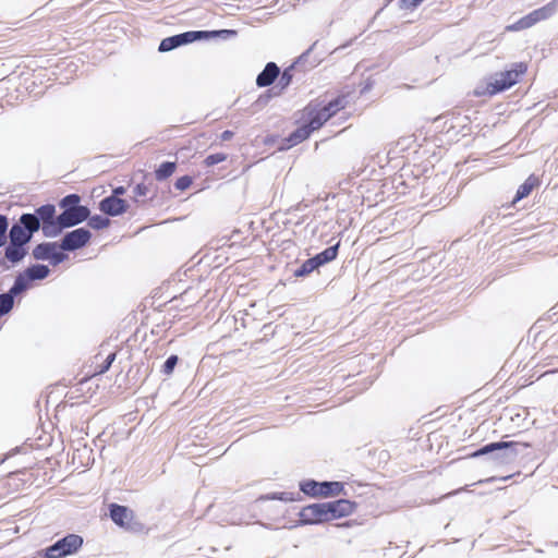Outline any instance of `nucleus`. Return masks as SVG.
Wrapping results in <instances>:
<instances>
[{"label":"nucleus","mask_w":558,"mask_h":558,"mask_svg":"<svg viewBox=\"0 0 558 558\" xmlns=\"http://www.w3.org/2000/svg\"><path fill=\"white\" fill-rule=\"evenodd\" d=\"M349 105V94H339L328 102L318 99L311 100L300 112L296 123L299 126L288 137L281 141L280 150L290 149L306 141L313 132Z\"/></svg>","instance_id":"1"},{"label":"nucleus","mask_w":558,"mask_h":558,"mask_svg":"<svg viewBox=\"0 0 558 558\" xmlns=\"http://www.w3.org/2000/svg\"><path fill=\"white\" fill-rule=\"evenodd\" d=\"M356 509V502L349 499H337L303 507L300 511V518L306 524H317L347 518L353 514Z\"/></svg>","instance_id":"2"},{"label":"nucleus","mask_w":558,"mask_h":558,"mask_svg":"<svg viewBox=\"0 0 558 558\" xmlns=\"http://www.w3.org/2000/svg\"><path fill=\"white\" fill-rule=\"evenodd\" d=\"M527 70L529 65L526 62L513 63L510 70L497 73L492 77L482 94L493 96L511 88L521 81Z\"/></svg>","instance_id":"3"},{"label":"nucleus","mask_w":558,"mask_h":558,"mask_svg":"<svg viewBox=\"0 0 558 558\" xmlns=\"http://www.w3.org/2000/svg\"><path fill=\"white\" fill-rule=\"evenodd\" d=\"M558 9V0H551L545 5L533 10L512 24L505 27L506 32H520L533 27L539 22L550 19Z\"/></svg>","instance_id":"4"},{"label":"nucleus","mask_w":558,"mask_h":558,"mask_svg":"<svg viewBox=\"0 0 558 558\" xmlns=\"http://www.w3.org/2000/svg\"><path fill=\"white\" fill-rule=\"evenodd\" d=\"M40 228L39 218L33 214H23L20 222L11 227L9 232L10 243L24 246L32 239L34 232Z\"/></svg>","instance_id":"5"},{"label":"nucleus","mask_w":558,"mask_h":558,"mask_svg":"<svg viewBox=\"0 0 558 558\" xmlns=\"http://www.w3.org/2000/svg\"><path fill=\"white\" fill-rule=\"evenodd\" d=\"M83 545V538L76 534H69L46 548L44 558H63L75 554Z\"/></svg>","instance_id":"6"},{"label":"nucleus","mask_w":558,"mask_h":558,"mask_svg":"<svg viewBox=\"0 0 558 558\" xmlns=\"http://www.w3.org/2000/svg\"><path fill=\"white\" fill-rule=\"evenodd\" d=\"M344 486L340 482H316L314 480L303 481L300 489L311 497H331L342 493Z\"/></svg>","instance_id":"7"},{"label":"nucleus","mask_w":558,"mask_h":558,"mask_svg":"<svg viewBox=\"0 0 558 558\" xmlns=\"http://www.w3.org/2000/svg\"><path fill=\"white\" fill-rule=\"evenodd\" d=\"M60 250L61 247L57 243H40L34 247L33 256L35 259H48L56 266L65 258V255Z\"/></svg>","instance_id":"8"},{"label":"nucleus","mask_w":558,"mask_h":558,"mask_svg":"<svg viewBox=\"0 0 558 558\" xmlns=\"http://www.w3.org/2000/svg\"><path fill=\"white\" fill-rule=\"evenodd\" d=\"M89 216V210L85 206H72L66 208L58 216V226L62 228L73 227L86 220Z\"/></svg>","instance_id":"9"},{"label":"nucleus","mask_w":558,"mask_h":558,"mask_svg":"<svg viewBox=\"0 0 558 558\" xmlns=\"http://www.w3.org/2000/svg\"><path fill=\"white\" fill-rule=\"evenodd\" d=\"M92 238L90 232L85 228H78L68 232L60 244L61 250L75 251L85 246Z\"/></svg>","instance_id":"10"},{"label":"nucleus","mask_w":558,"mask_h":558,"mask_svg":"<svg viewBox=\"0 0 558 558\" xmlns=\"http://www.w3.org/2000/svg\"><path fill=\"white\" fill-rule=\"evenodd\" d=\"M49 275V268L45 265H33L28 267L24 275H20L12 288L13 293H17L26 288L28 281L41 280Z\"/></svg>","instance_id":"11"},{"label":"nucleus","mask_w":558,"mask_h":558,"mask_svg":"<svg viewBox=\"0 0 558 558\" xmlns=\"http://www.w3.org/2000/svg\"><path fill=\"white\" fill-rule=\"evenodd\" d=\"M37 218L39 222L43 221V231L46 235H51L60 231L58 226V219H54L56 208L51 204L43 205L36 209Z\"/></svg>","instance_id":"12"},{"label":"nucleus","mask_w":558,"mask_h":558,"mask_svg":"<svg viewBox=\"0 0 558 558\" xmlns=\"http://www.w3.org/2000/svg\"><path fill=\"white\" fill-rule=\"evenodd\" d=\"M129 208V205L125 199L119 198L114 195L108 196L100 201L99 209L109 215V216H118L125 213Z\"/></svg>","instance_id":"13"},{"label":"nucleus","mask_w":558,"mask_h":558,"mask_svg":"<svg viewBox=\"0 0 558 558\" xmlns=\"http://www.w3.org/2000/svg\"><path fill=\"white\" fill-rule=\"evenodd\" d=\"M110 518L111 520L121 527H130L132 520L134 518V513L125 506H120L117 504H111L110 507Z\"/></svg>","instance_id":"14"},{"label":"nucleus","mask_w":558,"mask_h":558,"mask_svg":"<svg viewBox=\"0 0 558 558\" xmlns=\"http://www.w3.org/2000/svg\"><path fill=\"white\" fill-rule=\"evenodd\" d=\"M219 35H222L225 37L229 36V35H235V31L222 29V31L211 32V33L202 32V31H192V32L179 34L178 37L180 39L181 45H185V44L193 43L197 39L208 38L210 36H219Z\"/></svg>","instance_id":"15"},{"label":"nucleus","mask_w":558,"mask_h":558,"mask_svg":"<svg viewBox=\"0 0 558 558\" xmlns=\"http://www.w3.org/2000/svg\"><path fill=\"white\" fill-rule=\"evenodd\" d=\"M279 68L276 63L269 62L266 64L265 69L258 74L256 78V84L259 87H266L271 85L277 76L279 75Z\"/></svg>","instance_id":"16"},{"label":"nucleus","mask_w":558,"mask_h":558,"mask_svg":"<svg viewBox=\"0 0 558 558\" xmlns=\"http://www.w3.org/2000/svg\"><path fill=\"white\" fill-rule=\"evenodd\" d=\"M338 248L339 243L336 245L329 246L319 254H317L315 257L307 259V264H312V268H316L320 265H324L326 263H329L333 259H336L338 255Z\"/></svg>","instance_id":"17"},{"label":"nucleus","mask_w":558,"mask_h":558,"mask_svg":"<svg viewBox=\"0 0 558 558\" xmlns=\"http://www.w3.org/2000/svg\"><path fill=\"white\" fill-rule=\"evenodd\" d=\"M539 184L541 181L538 177L535 174L529 175L527 179L518 187L514 201L527 197L534 189L539 186Z\"/></svg>","instance_id":"18"},{"label":"nucleus","mask_w":558,"mask_h":558,"mask_svg":"<svg viewBox=\"0 0 558 558\" xmlns=\"http://www.w3.org/2000/svg\"><path fill=\"white\" fill-rule=\"evenodd\" d=\"M513 445H514L513 441L492 442V444H488V445L482 447L481 449L470 453L469 457L470 458H477V457H481V456L494 452L496 450H500V449H505V448L511 447Z\"/></svg>","instance_id":"19"},{"label":"nucleus","mask_w":558,"mask_h":558,"mask_svg":"<svg viewBox=\"0 0 558 558\" xmlns=\"http://www.w3.org/2000/svg\"><path fill=\"white\" fill-rule=\"evenodd\" d=\"M26 250L24 246L10 243L5 247L4 256L12 264H16L24 258Z\"/></svg>","instance_id":"20"},{"label":"nucleus","mask_w":558,"mask_h":558,"mask_svg":"<svg viewBox=\"0 0 558 558\" xmlns=\"http://www.w3.org/2000/svg\"><path fill=\"white\" fill-rule=\"evenodd\" d=\"M177 169L175 162L166 161L162 162L156 170H155V178L157 181H163L171 177Z\"/></svg>","instance_id":"21"},{"label":"nucleus","mask_w":558,"mask_h":558,"mask_svg":"<svg viewBox=\"0 0 558 558\" xmlns=\"http://www.w3.org/2000/svg\"><path fill=\"white\" fill-rule=\"evenodd\" d=\"M179 46H182V45L180 43L178 35H174V36L167 37L161 40V43L159 45V51L167 52V51H170Z\"/></svg>","instance_id":"22"},{"label":"nucleus","mask_w":558,"mask_h":558,"mask_svg":"<svg viewBox=\"0 0 558 558\" xmlns=\"http://www.w3.org/2000/svg\"><path fill=\"white\" fill-rule=\"evenodd\" d=\"M228 158L227 154L225 153H216V154H211V155H208L205 159H204V165L206 167H213L217 163H220V162H223L226 161Z\"/></svg>","instance_id":"23"},{"label":"nucleus","mask_w":558,"mask_h":558,"mask_svg":"<svg viewBox=\"0 0 558 558\" xmlns=\"http://www.w3.org/2000/svg\"><path fill=\"white\" fill-rule=\"evenodd\" d=\"M110 223V220L106 217H102L100 215H96L89 218L88 225L93 229H104L107 228Z\"/></svg>","instance_id":"24"},{"label":"nucleus","mask_w":558,"mask_h":558,"mask_svg":"<svg viewBox=\"0 0 558 558\" xmlns=\"http://www.w3.org/2000/svg\"><path fill=\"white\" fill-rule=\"evenodd\" d=\"M13 307V296L11 294H0V315L7 314Z\"/></svg>","instance_id":"25"},{"label":"nucleus","mask_w":558,"mask_h":558,"mask_svg":"<svg viewBox=\"0 0 558 558\" xmlns=\"http://www.w3.org/2000/svg\"><path fill=\"white\" fill-rule=\"evenodd\" d=\"M8 218L3 215H0V247H2L8 239Z\"/></svg>","instance_id":"26"},{"label":"nucleus","mask_w":558,"mask_h":558,"mask_svg":"<svg viewBox=\"0 0 558 558\" xmlns=\"http://www.w3.org/2000/svg\"><path fill=\"white\" fill-rule=\"evenodd\" d=\"M116 356L117 354L113 352V353H110L107 359L105 360V362L102 363L101 366H99L94 373L92 376H96V375H100V374H104L106 373L111 364L113 363V361L116 360Z\"/></svg>","instance_id":"27"},{"label":"nucleus","mask_w":558,"mask_h":558,"mask_svg":"<svg viewBox=\"0 0 558 558\" xmlns=\"http://www.w3.org/2000/svg\"><path fill=\"white\" fill-rule=\"evenodd\" d=\"M80 201H81V198L77 194H70L61 201L60 206L65 209L72 208V206H80L78 205Z\"/></svg>","instance_id":"28"},{"label":"nucleus","mask_w":558,"mask_h":558,"mask_svg":"<svg viewBox=\"0 0 558 558\" xmlns=\"http://www.w3.org/2000/svg\"><path fill=\"white\" fill-rule=\"evenodd\" d=\"M178 356L177 355H170L166 362L163 363L162 365V373L165 375H170L172 374L177 363H178Z\"/></svg>","instance_id":"29"},{"label":"nucleus","mask_w":558,"mask_h":558,"mask_svg":"<svg viewBox=\"0 0 558 558\" xmlns=\"http://www.w3.org/2000/svg\"><path fill=\"white\" fill-rule=\"evenodd\" d=\"M193 183V180L189 175H183L177 179L174 186L177 190L185 191L187 190Z\"/></svg>","instance_id":"30"},{"label":"nucleus","mask_w":558,"mask_h":558,"mask_svg":"<svg viewBox=\"0 0 558 558\" xmlns=\"http://www.w3.org/2000/svg\"><path fill=\"white\" fill-rule=\"evenodd\" d=\"M424 0H399V8L405 11H413L416 9Z\"/></svg>","instance_id":"31"},{"label":"nucleus","mask_w":558,"mask_h":558,"mask_svg":"<svg viewBox=\"0 0 558 558\" xmlns=\"http://www.w3.org/2000/svg\"><path fill=\"white\" fill-rule=\"evenodd\" d=\"M134 196L136 198H140V197H145L148 193V186L145 184V183H138L135 187H134Z\"/></svg>","instance_id":"32"},{"label":"nucleus","mask_w":558,"mask_h":558,"mask_svg":"<svg viewBox=\"0 0 558 558\" xmlns=\"http://www.w3.org/2000/svg\"><path fill=\"white\" fill-rule=\"evenodd\" d=\"M266 499H278V500H282V501H290V500H293L292 497H289V494L288 493H279V494H274L272 496L270 497H265Z\"/></svg>","instance_id":"33"},{"label":"nucleus","mask_w":558,"mask_h":558,"mask_svg":"<svg viewBox=\"0 0 558 558\" xmlns=\"http://www.w3.org/2000/svg\"><path fill=\"white\" fill-rule=\"evenodd\" d=\"M233 135H234V133L232 131L227 130L221 133L220 140L222 142H227V141H230L233 137Z\"/></svg>","instance_id":"34"},{"label":"nucleus","mask_w":558,"mask_h":558,"mask_svg":"<svg viewBox=\"0 0 558 558\" xmlns=\"http://www.w3.org/2000/svg\"><path fill=\"white\" fill-rule=\"evenodd\" d=\"M312 264H307V260L303 264L302 269L298 271L299 275H304L312 271Z\"/></svg>","instance_id":"35"},{"label":"nucleus","mask_w":558,"mask_h":558,"mask_svg":"<svg viewBox=\"0 0 558 558\" xmlns=\"http://www.w3.org/2000/svg\"><path fill=\"white\" fill-rule=\"evenodd\" d=\"M126 192L125 187L124 186H118L113 190V194L114 196L118 197V195H123L124 193Z\"/></svg>","instance_id":"36"},{"label":"nucleus","mask_w":558,"mask_h":558,"mask_svg":"<svg viewBox=\"0 0 558 558\" xmlns=\"http://www.w3.org/2000/svg\"><path fill=\"white\" fill-rule=\"evenodd\" d=\"M354 523H355V521H348L344 524H342V526H351Z\"/></svg>","instance_id":"37"}]
</instances>
